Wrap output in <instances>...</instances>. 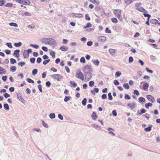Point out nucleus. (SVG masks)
Here are the masks:
<instances>
[{"label": "nucleus", "instance_id": "nucleus-1", "mask_svg": "<svg viewBox=\"0 0 160 160\" xmlns=\"http://www.w3.org/2000/svg\"><path fill=\"white\" fill-rule=\"evenodd\" d=\"M42 42L48 45H53L55 43V41L52 38H44L42 39Z\"/></svg>", "mask_w": 160, "mask_h": 160}, {"label": "nucleus", "instance_id": "nucleus-2", "mask_svg": "<svg viewBox=\"0 0 160 160\" xmlns=\"http://www.w3.org/2000/svg\"><path fill=\"white\" fill-rule=\"evenodd\" d=\"M113 13L115 16L121 21L122 20V18L121 15V11L120 9H115L113 10Z\"/></svg>", "mask_w": 160, "mask_h": 160}, {"label": "nucleus", "instance_id": "nucleus-3", "mask_svg": "<svg viewBox=\"0 0 160 160\" xmlns=\"http://www.w3.org/2000/svg\"><path fill=\"white\" fill-rule=\"evenodd\" d=\"M85 78L84 80L85 82H87L92 77V73L89 72H85L84 73Z\"/></svg>", "mask_w": 160, "mask_h": 160}, {"label": "nucleus", "instance_id": "nucleus-4", "mask_svg": "<svg viewBox=\"0 0 160 160\" xmlns=\"http://www.w3.org/2000/svg\"><path fill=\"white\" fill-rule=\"evenodd\" d=\"M83 76V75L81 71L78 70L77 71L76 75V77L82 80H84Z\"/></svg>", "mask_w": 160, "mask_h": 160}, {"label": "nucleus", "instance_id": "nucleus-5", "mask_svg": "<svg viewBox=\"0 0 160 160\" xmlns=\"http://www.w3.org/2000/svg\"><path fill=\"white\" fill-rule=\"evenodd\" d=\"M51 77L54 79H56L57 81H60L62 78V75L59 74L52 75L51 76Z\"/></svg>", "mask_w": 160, "mask_h": 160}, {"label": "nucleus", "instance_id": "nucleus-6", "mask_svg": "<svg viewBox=\"0 0 160 160\" xmlns=\"http://www.w3.org/2000/svg\"><path fill=\"white\" fill-rule=\"evenodd\" d=\"M83 70L84 72L86 71H89L92 72V67L90 65H85L83 68Z\"/></svg>", "mask_w": 160, "mask_h": 160}, {"label": "nucleus", "instance_id": "nucleus-7", "mask_svg": "<svg viewBox=\"0 0 160 160\" xmlns=\"http://www.w3.org/2000/svg\"><path fill=\"white\" fill-rule=\"evenodd\" d=\"M150 102H153L155 101V99L153 97L150 95H147L146 96Z\"/></svg>", "mask_w": 160, "mask_h": 160}, {"label": "nucleus", "instance_id": "nucleus-8", "mask_svg": "<svg viewBox=\"0 0 160 160\" xmlns=\"http://www.w3.org/2000/svg\"><path fill=\"white\" fill-rule=\"evenodd\" d=\"M106 37L104 36H100L98 38V41L100 42H104L106 41Z\"/></svg>", "mask_w": 160, "mask_h": 160}, {"label": "nucleus", "instance_id": "nucleus-9", "mask_svg": "<svg viewBox=\"0 0 160 160\" xmlns=\"http://www.w3.org/2000/svg\"><path fill=\"white\" fill-rule=\"evenodd\" d=\"M108 51L111 55L114 56L115 54L116 50L115 49H110Z\"/></svg>", "mask_w": 160, "mask_h": 160}, {"label": "nucleus", "instance_id": "nucleus-10", "mask_svg": "<svg viewBox=\"0 0 160 160\" xmlns=\"http://www.w3.org/2000/svg\"><path fill=\"white\" fill-rule=\"evenodd\" d=\"M72 15V16L75 18H81L82 16L81 14L79 13H74Z\"/></svg>", "mask_w": 160, "mask_h": 160}, {"label": "nucleus", "instance_id": "nucleus-11", "mask_svg": "<svg viewBox=\"0 0 160 160\" xmlns=\"http://www.w3.org/2000/svg\"><path fill=\"white\" fill-rule=\"evenodd\" d=\"M30 3L29 0H22V2H21V4L25 5H29Z\"/></svg>", "mask_w": 160, "mask_h": 160}, {"label": "nucleus", "instance_id": "nucleus-12", "mask_svg": "<svg viewBox=\"0 0 160 160\" xmlns=\"http://www.w3.org/2000/svg\"><path fill=\"white\" fill-rule=\"evenodd\" d=\"M20 51L19 50H16L14 52L13 55L14 56L18 58L19 56V53Z\"/></svg>", "mask_w": 160, "mask_h": 160}, {"label": "nucleus", "instance_id": "nucleus-13", "mask_svg": "<svg viewBox=\"0 0 160 160\" xmlns=\"http://www.w3.org/2000/svg\"><path fill=\"white\" fill-rule=\"evenodd\" d=\"M17 97L20 101L22 103H24L25 102V100L23 99L21 95L20 94H17Z\"/></svg>", "mask_w": 160, "mask_h": 160}, {"label": "nucleus", "instance_id": "nucleus-14", "mask_svg": "<svg viewBox=\"0 0 160 160\" xmlns=\"http://www.w3.org/2000/svg\"><path fill=\"white\" fill-rule=\"evenodd\" d=\"M137 9L141 12H145L146 11L145 9H144V8H143L142 7H137Z\"/></svg>", "mask_w": 160, "mask_h": 160}, {"label": "nucleus", "instance_id": "nucleus-15", "mask_svg": "<svg viewBox=\"0 0 160 160\" xmlns=\"http://www.w3.org/2000/svg\"><path fill=\"white\" fill-rule=\"evenodd\" d=\"M60 49L62 51H67L68 50V48L67 47L63 46L60 48Z\"/></svg>", "mask_w": 160, "mask_h": 160}, {"label": "nucleus", "instance_id": "nucleus-16", "mask_svg": "<svg viewBox=\"0 0 160 160\" xmlns=\"http://www.w3.org/2000/svg\"><path fill=\"white\" fill-rule=\"evenodd\" d=\"M92 62L94 65L97 66H98L100 63V62L97 59L96 60H92Z\"/></svg>", "mask_w": 160, "mask_h": 160}, {"label": "nucleus", "instance_id": "nucleus-17", "mask_svg": "<svg viewBox=\"0 0 160 160\" xmlns=\"http://www.w3.org/2000/svg\"><path fill=\"white\" fill-rule=\"evenodd\" d=\"M29 54L26 50H25L23 52V57L25 58H28L29 57Z\"/></svg>", "mask_w": 160, "mask_h": 160}, {"label": "nucleus", "instance_id": "nucleus-18", "mask_svg": "<svg viewBox=\"0 0 160 160\" xmlns=\"http://www.w3.org/2000/svg\"><path fill=\"white\" fill-rule=\"evenodd\" d=\"M6 72V71L5 69L3 68H0V74H5Z\"/></svg>", "mask_w": 160, "mask_h": 160}, {"label": "nucleus", "instance_id": "nucleus-19", "mask_svg": "<svg viewBox=\"0 0 160 160\" xmlns=\"http://www.w3.org/2000/svg\"><path fill=\"white\" fill-rule=\"evenodd\" d=\"M152 125H150L149 127L148 128H145L144 130L145 131L148 132L150 131L151 130V128L152 127Z\"/></svg>", "mask_w": 160, "mask_h": 160}, {"label": "nucleus", "instance_id": "nucleus-20", "mask_svg": "<svg viewBox=\"0 0 160 160\" xmlns=\"http://www.w3.org/2000/svg\"><path fill=\"white\" fill-rule=\"evenodd\" d=\"M128 105L132 109H133L135 107V104L134 103H129Z\"/></svg>", "mask_w": 160, "mask_h": 160}, {"label": "nucleus", "instance_id": "nucleus-21", "mask_svg": "<svg viewBox=\"0 0 160 160\" xmlns=\"http://www.w3.org/2000/svg\"><path fill=\"white\" fill-rule=\"evenodd\" d=\"M108 130L109 131V133L112 134L113 135H115V134L112 131H114L112 128H108Z\"/></svg>", "mask_w": 160, "mask_h": 160}, {"label": "nucleus", "instance_id": "nucleus-22", "mask_svg": "<svg viewBox=\"0 0 160 160\" xmlns=\"http://www.w3.org/2000/svg\"><path fill=\"white\" fill-rule=\"evenodd\" d=\"M88 1L94 4L98 5L99 4V2L98 1H96L95 0H88Z\"/></svg>", "mask_w": 160, "mask_h": 160}, {"label": "nucleus", "instance_id": "nucleus-23", "mask_svg": "<svg viewBox=\"0 0 160 160\" xmlns=\"http://www.w3.org/2000/svg\"><path fill=\"white\" fill-rule=\"evenodd\" d=\"M97 116L96 113L95 112H93L92 114V118L94 120H96L97 118Z\"/></svg>", "mask_w": 160, "mask_h": 160}, {"label": "nucleus", "instance_id": "nucleus-24", "mask_svg": "<svg viewBox=\"0 0 160 160\" xmlns=\"http://www.w3.org/2000/svg\"><path fill=\"white\" fill-rule=\"evenodd\" d=\"M91 27H92L91 24L89 22H88L87 23V25L83 27V29H85L87 28H90Z\"/></svg>", "mask_w": 160, "mask_h": 160}, {"label": "nucleus", "instance_id": "nucleus-25", "mask_svg": "<svg viewBox=\"0 0 160 160\" xmlns=\"http://www.w3.org/2000/svg\"><path fill=\"white\" fill-rule=\"evenodd\" d=\"M22 15L24 16H30L31 14L28 12H25L22 14Z\"/></svg>", "mask_w": 160, "mask_h": 160}, {"label": "nucleus", "instance_id": "nucleus-26", "mask_svg": "<svg viewBox=\"0 0 160 160\" xmlns=\"http://www.w3.org/2000/svg\"><path fill=\"white\" fill-rule=\"evenodd\" d=\"M10 26H13L14 27H18V26L17 23L14 22H10L9 24Z\"/></svg>", "mask_w": 160, "mask_h": 160}, {"label": "nucleus", "instance_id": "nucleus-27", "mask_svg": "<svg viewBox=\"0 0 160 160\" xmlns=\"http://www.w3.org/2000/svg\"><path fill=\"white\" fill-rule=\"evenodd\" d=\"M148 87H149L148 84L147 83H144L142 86L143 88L144 89H147Z\"/></svg>", "mask_w": 160, "mask_h": 160}, {"label": "nucleus", "instance_id": "nucleus-28", "mask_svg": "<svg viewBox=\"0 0 160 160\" xmlns=\"http://www.w3.org/2000/svg\"><path fill=\"white\" fill-rule=\"evenodd\" d=\"M152 105V103H146L145 104V107L147 108H149V106L151 107Z\"/></svg>", "mask_w": 160, "mask_h": 160}, {"label": "nucleus", "instance_id": "nucleus-29", "mask_svg": "<svg viewBox=\"0 0 160 160\" xmlns=\"http://www.w3.org/2000/svg\"><path fill=\"white\" fill-rule=\"evenodd\" d=\"M123 87L126 89H128L129 88V86L127 83L123 84Z\"/></svg>", "mask_w": 160, "mask_h": 160}, {"label": "nucleus", "instance_id": "nucleus-30", "mask_svg": "<svg viewBox=\"0 0 160 160\" xmlns=\"http://www.w3.org/2000/svg\"><path fill=\"white\" fill-rule=\"evenodd\" d=\"M49 117L51 119L54 118L55 117V114L54 113H51L49 115Z\"/></svg>", "mask_w": 160, "mask_h": 160}, {"label": "nucleus", "instance_id": "nucleus-31", "mask_svg": "<svg viewBox=\"0 0 160 160\" xmlns=\"http://www.w3.org/2000/svg\"><path fill=\"white\" fill-rule=\"evenodd\" d=\"M112 21L114 23H116L118 22L117 19L115 18H112L111 19Z\"/></svg>", "mask_w": 160, "mask_h": 160}, {"label": "nucleus", "instance_id": "nucleus-32", "mask_svg": "<svg viewBox=\"0 0 160 160\" xmlns=\"http://www.w3.org/2000/svg\"><path fill=\"white\" fill-rule=\"evenodd\" d=\"M4 108L6 110H8L9 109V107L8 105L7 104H5L4 105Z\"/></svg>", "mask_w": 160, "mask_h": 160}, {"label": "nucleus", "instance_id": "nucleus-33", "mask_svg": "<svg viewBox=\"0 0 160 160\" xmlns=\"http://www.w3.org/2000/svg\"><path fill=\"white\" fill-rule=\"evenodd\" d=\"M121 74L122 73L118 71L116 72L115 75L116 76V77H119L121 75Z\"/></svg>", "mask_w": 160, "mask_h": 160}, {"label": "nucleus", "instance_id": "nucleus-34", "mask_svg": "<svg viewBox=\"0 0 160 160\" xmlns=\"http://www.w3.org/2000/svg\"><path fill=\"white\" fill-rule=\"evenodd\" d=\"M87 99L86 98H84L82 101V103L84 106L86 105V103L87 102Z\"/></svg>", "mask_w": 160, "mask_h": 160}, {"label": "nucleus", "instance_id": "nucleus-35", "mask_svg": "<svg viewBox=\"0 0 160 160\" xmlns=\"http://www.w3.org/2000/svg\"><path fill=\"white\" fill-rule=\"evenodd\" d=\"M16 70V68L15 66H12L11 68L10 71L11 72H14Z\"/></svg>", "mask_w": 160, "mask_h": 160}, {"label": "nucleus", "instance_id": "nucleus-36", "mask_svg": "<svg viewBox=\"0 0 160 160\" xmlns=\"http://www.w3.org/2000/svg\"><path fill=\"white\" fill-rule=\"evenodd\" d=\"M22 45V43L21 42H19L18 43H14V45L15 46L17 47H18Z\"/></svg>", "mask_w": 160, "mask_h": 160}, {"label": "nucleus", "instance_id": "nucleus-37", "mask_svg": "<svg viewBox=\"0 0 160 160\" xmlns=\"http://www.w3.org/2000/svg\"><path fill=\"white\" fill-rule=\"evenodd\" d=\"M70 97L69 96H66L64 99V101L67 102L70 100Z\"/></svg>", "mask_w": 160, "mask_h": 160}, {"label": "nucleus", "instance_id": "nucleus-38", "mask_svg": "<svg viewBox=\"0 0 160 160\" xmlns=\"http://www.w3.org/2000/svg\"><path fill=\"white\" fill-rule=\"evenodd\" d=\"M38 72V70L36 69H34L32 71V74L34 76Z\"/></svg>", "mask_w": 160, "mask_h": 160}, {"label": "nucleus", "instance_id": "nucleus-39", "mask_svg": "<svg viewBox=\"0 0 160 160\" xmlns=\"http://www.w3.org/2000/svg\"><path fill=\"white\" fill-rule=\"evenodd\" d=\"M55 52L53 51H52L50 53V55L52 56V57L53 58H55Z\"/></svg>", "mask_w": 160, "mask_h": 160}, {"label": "nucleus", "instance_id": "nucleus-40", "mask_svg": "<svg viewBox=\"0 0 160 160\" xmlns=\"http://www.w3.org/2000/svg\"><path fill=\"white\" fill-rule=\"evenodd\" d=\"M26 80L29 83H33L34 82V81L33 80H32L31 79L29 78H27Z\"/></svg>", "mask_w": 160, "mask_h": 160}, {"label": "nucleus", "instance_id": "nucleus-41", "mask_svg": "<svg viewBox=\"0 0 160 160\" xmlns=\"http://www.w3.org/2000/svg\"><path fill=\"white\" fill-rule=\"evenodd\" d=\"M108 99L110 100H112V97L110 92L108 93Z\"/></svg>", "mask_w": 160, "mask_h": 160}, {"label": "nucleus", "instance_id": "nucleus-42", "mask_svg": "<svg viewBox=\"0 0 160 160\" xmlns=\"http://www.w3.org/2000/svg\"><path fill=\"white\" fill-rule=\"evenodd\" d=\"M30 46L31 47H33V48H38L39 47V46L38 45H33L32 44H30Z\"/></svg>", "mask_w": 160, "mask_h": 160}, {"label": "nucleus", "instance_id": "nucleus-43", "mask_svg": "<svg viewBox=\"0 0 160 160\" xmlns=\"http://www.w3.org/2000/svg\"><path fill=\"white\" fill-rule=\"evenodd\" d=\"M138 99L139 101L141 102H144L145 101V99L142 97L139 98Z\"/></svg>", "mask_w": 160, "mask_h": 160}, {"label": "nucleus", "instance_id": "nucleus-44", "mask_svg": "<svg viewBox=\"0 0 160 160\" xmlns=\"http://www.w3.org/2000/svg\"><path fill=\"white\" fill-rule=\"evenodd\" d=\"M85 19L86 20H87L88 21H89L90 20V18L89 16V15L88 14H86V15H85Z\"/></svg>", "mask_w": 160, "mask_h": 160}, {"label": "nucleus", "instance_id": "nucleus-45", "mask_svg": "<svg viewBox=\"0 0 160 160\" xmlns=\"http://www.w3.org/2000/svg\"><path fill=\"white\" fill-rule=\"evenodd\" d=\"M70 83L72 84V85L74 87H75L77 86V84L75 82H74L73 81H70Z\"/></svg>", "mask_w": 160, "mask_h": 160}, {"label": "nucleus", "instance_id": "nucleus-46", "mask_svg": "<svg viewBox=\"0 0 160 160\" xmlns=\"http://www.w3.org/2000/svg\"><path fill=\"white\" fill-rule=\"evenodd\" d=\"M18 65L22 67L25 64V62H21L18 63Z\"/></svg>", "mask_w": 160, "mask_h": 160}, {"label": "nucleus", "instance_id": "nucleus-47", "mask_svg": "<svg viewBox=\"0 0 160 160\" xmlns=\"http://www.w3.org/2000/svg\"><path fill=\"white\" fill-rule=\"evenodd\" d=\"M50 61V59H47L46 60L44 61L43 62V64L44 65H46L47 63H48Z\"/></svg>", "mask_w": 160, "mask_h": 160}, {"label": "nucleus", "instance_id": "nucleus-48", "mask_svg": "<svg viewBox=\"0 0 160 160\" xmlns=\"http://www.w3.org/2000/svg\"><path fill=\"white\" fill-rule=\"evenodd\" d=\"M10 62L11 64H14L16 62V61L14 59L11 58L10 59Z\"/></svg>", "mask_w": 160, "mask_h": 160}, {"label": "nucleus", "instance_id": "nucleus-49", "mask_svg": "<svg viewBox=\"0 0 160 160\" xmlns=\"http://www.w3.org/2000/svg\"><path fill=\"white\" fill-rule=\"evenodd\" d=\"M94 82L93 81H90L89 82V86L90 87H92L94 85Z\"/></svg>", "mask_w": 160, "mask_h": 160}, {"label": "nucleus", "instance_id": "nucleus-50", "mask_svg": "<svg viewBox=\"0 0 160 160\" xmlns=\"http://www.w3.org/2000/svg\"><path fill=\"white\" fill-rule=\"evenodd\" d=\"M133 58L132 57H130L129 58V61H128L129 63H130L131 62H133Z\"/></svg>", "mask_w": 160, "mask_h": 160}, {"label": "nucleus", "instance_id": "nucleus-51", "mask_svg": "<svg viewBox=\"0 0 160 160\" xmlns=\"http://www.w3.org/2000/svg\"><path fill=\"white\" fill-rule=\"evenodd\" d=\"M3 95L4 97L6 98H7L10 97V95L7 93H5Z\"/></svg>", "mask_w": 160, "mask_h": 160}, {"label": "nucleus", "instance_id": "nucleus-52", "mask_svg": "<svg viewBox=\"0 0 160 160\" xmlns=\"http://www.w3.org/2000/svg\"><path fill=\"white\" fill-rule=\"evenodd\" d=\"M124 98L125 99L129 100L130 99V97L128 94H126L125 95Z\"/></svg>", "mask_w": 160, "mask_h": 160}, {"label": "nucleus", "instance_id": "nucleus-53", "mask_svg": "<svg viewBox=\"0 0 160 160\" xmlns=\"http://www.w3.org/2000/svg\"><path fill=\"white\" fill-rule=\"evenodd\" d=\"M80 61L81 62L84 63L85 62V58L84 57L81 58L80 59Z\"/></svg>", "mask_w": 160, "mask_h": 160}, {"label": "nucleus", "instance_id": "nucleus-54", "mask_svg": "<svg viewBox=\"0 0 160 160\" xmlns=\"http://www.w3.org/2000/svg\"><path fill=\"white\" fill-rule=\"evenodd\" d=\"M112 114L114 116H116L117 115V113L115 110H113L112 111Z\"/></svg>", "mask_w": 160, "mask_h": 160}, {"label": "nucleus", "instance_id": "nucleus-55", "mask_svg": "<svg viewBox=\"0 0 160 160\" xmlns=\"http://www.w3.org/2000/svg\"><path fill=\"white\" fill-rule=\"evenodd\" d=\"M148 72H149L151 73L153 72V71L152 70L149 69L148 68H146L145 69Z\"/></svg>", "mask_w": 160, "mask_h": 160}, {"label": "nucleus", "instance_id": "nucleus-56", "mask_svg": "<svg viewBox=\"0 0 160 160\" xmlns=\"http://www.w3.org/2000/svg\"><path fill=\"white\" fill-rule=\"evenodd\" d=\"M114 83L115 85H118L119 84V82L117 80H115L114 81Z\"/></svg>", "mask_w": 160, "mask_h": 160}, {"label": "nucleus", "instance_id": "nucleus-57", "mask_svg": "<svg viewBox=\"0 0 160 160\" xmlns=\"http://www.w3.org/2000/svg\"><path fill=\"white\" fill-rule=\"evenodd\" d=\"M6 45L10 48H12V45L11 43V42L7 43H6Z\"/></svg>", "mask_w": 160, "mask_h": 160}, {"label": "nucleus", "instance_id": "nucleus-58", "mask_svg": "<svg viewBox=\"0 0 160 160\" xmlns=\"http://www.w3.org/2000/svg\"><path fill=\"white\" fill-rule=\"evenodd\" d=\"M92 41H90L87 42V45L88 46H91L92 45Z\"/></svg>", "mask_w": 160, "mask_h": 160}, {"label": "nucleus", "instance_id": "nucleus-59", "mask_svg": "<svg viewBox=\"0 0 160 160\" xmlns=\"http://www.w3.org/2000/svg\"><path fill=\"white\" fill-rule=\"evenodd\" d=\"M42 49L45 52H47L48 50L47 48L44 46H43L42 47Z\"/></svg>", "mask_w": 160, "mask_h": 160}, {"label": "nucleus", "instance_id": "nucleus-60", "mask_svg": "<svg viewBox=\"0 0 160 160\" xmlns=\"http://www.w3.org/2000/svg\"><path fill=\"white\" fill-rule=\"evenodd\" d=\"M42 124L45 127L48 128V125L46 124L43 121L42 122Z\"/></svg>", "mask_w": 160, "mask_h": 160}, {"label": "nucleus", "instance_id": "nucleus-61", "mask_svg": "<svg viewBox=\"0 0 160 160\" xmlns=\"http://www.w3.org/2000/svg\"><path fill=\"white\" fill-rule=\"evenodd\" d=\"M105 32L106 33H111V31L108 29V28H107L106 29Z\"/></svg>", "mask_w": 160, "mask_h": 160}, {"label": "nucleus", "instance_id": "nucleus-62", "mask_svg": "<svg viewBox=\"0 0 160 160\" xmlns=\"http://www.w3.org/2000/svg\"><path fill=\"white\" fill-rule=\"evenodd\" d=\"M58 118L61 120H62L63 119L62 116L60 114H58Z\"/></svg>", "mask_w": 160, "mask_h": 160}, {"label": "nucleus", "instance_id": "nucleus-63", "mask_svg": "<svg viewBox=\"0 0 160 160\" xmlns=\"http://www.w3.org/2000/svg\"><path fill=\"white\" fill-rule=\"evenodd\" d=\"M35 60V59L34 58H32L30 59V61L31 62L34 63Z\"/></svg>", "mask_w": 160, "mask_h": 160}, {"label": "nucleus", "instance_id": "nucleus-64", "mask_svg": "<svg viewBox=\"0 0 160 160\" xmlns=\"http://www.w3.org/2000/svg\"><path fill=\"white\" fill-rule=\"evenodd\" d=\"M134 93L136 94L137 95H139V92L137 90H134Z\"/></svg>", "mask_w": 160, "mask_h": 160}]
</instances>
